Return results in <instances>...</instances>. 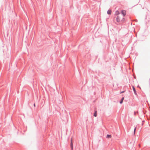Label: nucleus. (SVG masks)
<instances>
[{
    "label": "nucleus",
    "mask_w": 150,
    "mask_h": 150,
    "mask_svg": "<svg viewBox=\"0 0 150 150\" xmlns=\"http://www.w3.org/2000/svg\"><path fill=\"white\" fill-rule=\"evenodd\" d=\"M124 92V91H122L121 92V93H123Z\"/></svg>",
    "instance_id": "11"
},
{
    "label": "nucleus",
    "mask_w": 150,
    "mask_h": 150,
    "mask_svg": "<svg viewBox=\"0 0 150 150\" xmlns=\"http://www.w3.org/2000/svg\"><path fill=\"white\" fill-rule=\"evenodd\" d=\"M72 139L71 138V147L72 148V149L73 148V143H72Z\"/></svg>",
    "instance_id": "4"
},
{
    "label": "nucleus",
    "mask_w": 150,
    "mask_h": 150,
    "mask_svg": "<svg viewBox=\"0 0 150 150\" xmlns=\"http://www.w3.org/2000/svg\"><path fill=\"white\" fill-rule=\"evenodd\" d=\"M115 14L116 15H118L120 14V12L118 11H117L116 12Z\"/></svg>",
    "instance_id": "8"
},
{
    "label": "nucleus",
    "mask_w": 150,
    "mask_h": 150,
    "mask_svg": "<svg viewBox=\"0 0 150 150\" xmlns=\"http://www.w3.org/2000/svg\"><path fill=\"white\" fill-rule=\"evenodd\" d=\"M97 115V111H96L94 114V116L95 117H96Z\"/></svg>",
    "instance_id": "7"
},
{
    "label": "nucleus",
    "mask_w": 150,
    "mask_h": 150,
    "mask_svg": "<svg viewBox=\"0 0 150 150\" xmlns=\"http://www.w3.org/2000/svg\"><path fill=\"white\" fill-rule=\"evenodd\" d=\"M107 138H111V135H107Z\"/></svg>",
    "instance_id": "9"
},
{
    "label": "nucleus",
    "mask_w": 150,
    "mask_h": 150,
    "mask_svg": "<svg viewBox=\"0 0 150 150\" xmlns=\"http://www.w3.org/2000/svg\"><path fill=\"white\" fill-rule=\"evenodd\" d=\"M126 11L125 10H122L121 11V13L123 15V16H125L126 15Z\"/></svg>",
    "instance_id": "1"
},
{
    "label": "nucleus",
    "mask_w": 150,
    "mask_h": 150,
    "mask_svg": "<svg viewBox=\"0 0 150 150\" xmlns=\"http://www.w3.org/2000/svg\"><path fill=\"white\" fill-rule=\"evenodd\" d=\"M132 88H133V91H134V94L135 95H137V93H136V90H135V89L134 87V86H132Z\"/></svg>",
    "instance_id": "2"
},
{
    "label": "nucleus",
    "mask_w": 150,
    "mask_h": 150,
    "mask_svg": "<svg viewBox=\"0 0 150 150\" xmlns=\"http://www.w3.org/2000/svg\"><path fill=\"white\" fill-rule=\"evenodd\" d=\"M136 128H135V129H134V134L135 133V131H136Z\"/></svg>",
    "instance_id": "10"
},
{
    "label": "nucleus",
    "mask_w": 150,
    "mask_h": 150,
    "mask_svg": "<svg viewBox=\"0 0 150 150\" xmlns=\"http://www.w3.org/2000/svg\"><path fill=\"white\" fill-rule=\"evenodd\" d=\"M124 99V97L122 98L120 102V103L121 104L122 103Z\"/></svg>",
    "instance_id": "6"
},
{
    "label": "nucleus",
    "mask_w": 150,
    "mask_h": 150,
    "mask_svg": "<svg viewBox=\"0 0 150 150\" xmlns=\"http://www.w3.org/2000/svg\"><path fill=\"white\" fill-rule=\"evenodd\" d=\"M111 13V11L110 10H109L107 11V13L108 14H110Z\"/></svg>",
    "instance_id": "5"
},
{
    "label": "nucleus",
    "mask_w": 150,
    "mask_h": 150,
    "mask_svg": "<svg viewBox=\"0 0 150 150\" xmlns=\"http://www.w3.org/2000/svg\"><path fill=\"white\" fill-rule=\"evenodd\" d=\"M139 147L140 146V145H139Z\"/></svg>",
    "instance_id": "13"
},
{
    "label": "nucleus",
    "mask_w": 150,
    "mask_h": 150,
    "mask_svg": "<svg viewBox=\"0 0 150 150\" xmlns=\"http://www.w3.org/2000/svg\"><path fill=\"white\" fill-rule=\"evenodd\" d=\"M117 22H119L120 21V19L119 16H118L117 18Z\"/></svg>",
    "instance_id": "3"
},
{
    "label": "nucleus",
    "mask_w": 150,
    "mask_h": 150,
    "mask_svg": "<svg viewBox=\"0 0 150 150\" xmlns=\"http://www.w3.org/2000/svg\"><path fill=\"white\" fill-rule=\"evenodd\" d=\"M34 106L35 107V104H34Z\"/></svg>",
    "instance_id": "12"
}]
</instances>
